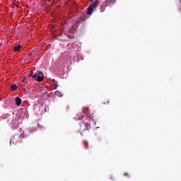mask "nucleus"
<instances>
[{"label":"nucleus","mask_w":181,"mask_h":181,"mask_svg":"<svg viewBox=\"0 0 181 181\" xmlns=\"http://www.w3.org/2000/svg\"><path fill=\"white\" fill-rule=\"evenodd\" d=\"M74 62H76V59L75 58H71V57H67V63H70V64H71V63H73Z\"/></svg>","instance_id":"6e6552de"},{"label":"nucleus","mask_w":181,"mask_h":181,"mask_svg":"<svg viewBox=\"0 0 181 181\" xmlns=\"http://www.w3.org/2000/svg\"><path fill=\"white\" fill-rule=\"evenodd\" d=\"M22 49V45H17L13 47V52L15 53H19L21 52V49Z\"/></svg>","instance_id":"39448f33"},{"label":"nucleus","mask_w":181,"mask_h":181,"mask_svg":"<svg viewBox=\"0 0 181 181\" xmlns=\"http://www.w3.org/2000/svg\"><path fill=\"white\" fill-rule=\"evenodd\" d=\"M99 4L98 0H95L93 1L87 8V15H93V11L94 9H97Z\"/></svg>","instance_id":"7ed1b4c3"},{"label":"nucleus","mask_w":181,"mask_h":181,"mask_svg":"<svg viewBox=\"0 0 181 181\" xmlns=\"http://www.w3.org/2000/svg\"><path fill=\"white\" fill-rule=\"evenodd\" d=\"M57 87H58L57 83H53L50 86L51 90H56V88H57Z\"/></svg>","instance_id":"9d476101"},{"label":"nucleus","mask_w":181,"mask_h":181,"mask_svg":"<svg viewBox=\"0 0 181 181\" xmlns=\"http://www.w3.org/2000/svg\"><path fill=\"white\" fill-rule=\"evenodd\" d=\"M111 4H112V1L111 0L105 1V2L100 6V12H104V11H105V8L111 5Z\"/></svg>","instance_id":"20e7f679"},{"label":"nucleus","mask_w":181,"mask_h":181,"mask_svg":"<svg viewBox=\"0 0 181 181\" xmlns=\"http://www.w3.org/2000/svg\"><path fill=\"white\" fill-rule=\"evenodd\" d=\"M54 94L57 97H63V93L59 90L55 91Z\"/></svg>","instance_id":"1a4fd4ad"},{"label":"nucleus","mask_w":181,"mask_h":181,"mask_svg":"<svg viewBox=\"0 0 181 181\" xmlns=\"http://www.w3.org/2000/svg\"><path fill=\"white\" fill-rule=\"evenodd\" d=\"M11 88L12 91H15L16 88H18V86H16V84L13 83L11 86Z\"/></svg>","instance_id":"9b49d317"},{"label":"nucleus","mask_w":181,"mask_h":181,"mask_svg":"<svg viewBox=\"0 0 181 181\" xmlns=\"http://www.w3.org/2000/svg\"><path fill=\"white\" fill-rule=\"evenodd\" d=\"M84 127L83 129H86V131H88L90 129V124L88 122H83L81 124V128Z\"/></svg>","instance_id":"423d86ee"},{"label":"nucleus","mask_w":181,"mask_h":181,"mask_svg":"<svg viewBox=\"0 0 181 181\" xmlns=\"http://www.w3.org/2000/svg\"><path fill=\"white\" fill-rule=\"evenodd\" d=\"M124 176H128V174L127 173H124Z\"/></svg>","instance_id":"4468645a"},{"label":"nucleus","mask_w":181,"mask_h":181,"mask_svg":"<svg viewBox=\"0 0 181 181\" xmlns=\"http://www.w3.org/2000/svg\"><path fill=\"white\" fill-rule=\"evenodd\" d=\"M22 122V119L19 117H14L11 122H8L9 127L12 129H18L19 128V125H21V123Z\"/></svg>","instance_id":"f03ea898"},{"label":"nucleus","mask_w":181,"mask_h":181,"mask_svg":"<svg viewBox=\"0 0 181 181\" xmlns=\"http://www.w3.org/2000/svg\"><path fill=\"white\" fill-rule=\"evenodd\" d=\"M76 56H77V57H78V54H77Z\"/></svg>","instance_id":"dca6fc26"},{"label":"nucleus","mask_w":181,"mask_h":181,"mask_svg":"<svg viewBox=\"0 0 181 181\" xmlns=\"http://www.w3.org/2000/svg\"><path fill=\"white\" fill-rule=\"evenodd\" d=\"M20 138H26V134L25 132H23V134L20 135Z\"/></svg>","instance_id":"ddd939ff"},{"label":"nucleus","mask_w":181,"mask_h":181,"mask_svg":"<svg viewBox=\"0 0 181 181\" xmlns=\"http://www.w3.org/2000/svg\"><path fill=\"white\" fill-rule=\"evenodd\" d=\"M76 62H78V59H76Z\"/></svg>","instance_id":"f3484780"},{"label":"nucleus","mask_w":181,"mask_h":181,"mask_svg":"<svg viewBox=\"0 0 181 181\" xmlns=\"http://www.w3.org/2000/svg\"><path fill=\"white\" fill-rule=\"evenodd\" d=\"M4 118H8V115H6V116H4Z\"/></svg>","instance_id":"2eb2a0df"},{"label":"nucleus","mask_w":181,"mask_h":181,"mask_svg":"<svg viewBox=\"0 0 181 181\" xmlns=\"http://www.w3.org/2000/svg\"><path fill=\"white\" fill-rule=\"evenodd\" d=\"M13 145L16 144V141H15V137H13L11 140H10V145Z\"/></svg>","instance_id":"f8f14e48"},{"label":"nucleus","mask_w":181,"mask_h":181,"mask_svg":"<svg viewBox=\"0 0 181 181\" xmlns=\"http://www.w3.org/2000/svg\"><path fill=\"white\" fill-rule=\"evenodd\" d=\"M16 105L19 106L22 104V99L19 98L18 96L16 97Z\"/></svg>","instance_id":"0eeeda50"},{"label":"nucleus","mask_w":181,"mask_h":181,"mask_svg":"<svg viewBox=\"0 0 181 181\" xmlns=\"http://www.w3.org/2000/svg\"><path fill=\"white\" fill-rule=\"evenodd\" d=\"M30 77H33V78H35L36 81H38L39 83L43 81V79L45 78L43 72L40 71H37V72H33V71H32L30 73Z\"/></svg>","instance_id":"f257e3e1"}]
</instances>
